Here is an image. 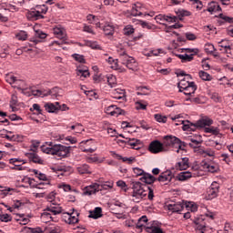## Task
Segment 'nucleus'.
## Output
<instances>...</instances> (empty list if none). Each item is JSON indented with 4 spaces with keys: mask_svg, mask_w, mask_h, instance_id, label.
Wrapping results in <instances>:
<instances>
[{
    "mask_svg": "<svg viewBox=\"0 0 233 233\" xmlns=\"http://www.w3.org/2000/svg\"><path fill=\"white\" fill-rule=\"evenodd\" d=\"M176 57H178L180 59L181 63H190L191 61H194V54H187L185 53L184 55L180 54H174Z\"/></svg>",
    "mask_w": 233,
    "mask_h": 233,
    "instance_id": "23",
    "label": "nucleus"
},
{
    "mask_svg": "<svg viewBox=\"0 0 233 233\" xmlns=\"http://www.w3.org/2000/svg\"><path fill=\"white\" fill-rule=\"evenodd\" d=\"M205 218L207 223H209V225H214V220L216 219V213L207 210L205 213Z\"/></svg>",
    "mask_w": 233,
    "mask_h": 233,
    "instance_id": "33",
    "label": "nucleus"
},
{
    "mask_svg": "<svg viewBox=\"0 0 233 233\" xmlns=\"http://www.w3.org/2000/svg\"><path fill=\"white\" fill-rule=\"evenodd\" d=\"M172 177H174V175H172V171L167 170L159 175L157 177V181L160 183H165V181H172Z\"/></svg>",
    "mask_w": 233,
    "mask_h": 233,
    "instance_id": "21",
    "label": "nucleus"
},
{
    "mask_svg": "<svg viewBox=\"0 0 233 233\" xmlns=\"http://www.w3.org/2000/svg\"><path fill=\"white\" fill-rule=\"evenodd\" d=\"M10 165H25L26 161L21 159V158H11L9 160Z\"/></svg>",
    "mask_w": 233,
    "mask_h": 233,
    "instance_id": "59",
    "label": "nucleus"
},
{
    "mask_svg": "<svg viewBox=\"0 0 233 233\" xmlns=\"http://www.w3.org/2000/svg\"><path fill=\"white\" fill-rule=\"evenodd\" d=\"M99 190H101V187L99 186V184L95 183L93 185L84 187L83 196H92L96 192H99Z\"/></svg>",
    "mask_w": 233,
    "mask_h": 233,
    "instance_id": "13",
    "label": "nucleus"
},
{
    "mask_svg": "<svg viewBox=\"0 0 233 233\" xmlns=\"http://www.w3.org/2000/svg\"><path fill=\"white\" fill-rule=\"evenodd\" d=\"M59 108H61V105L59 102L54 103H46L45 104V109L49 114H56V112H59Z\"/></svg>",
    "mask_w": 233,
    "mask_h": 233,
    "instance_id": "16",
    "label": "nucleus"
},
{
    "mask_svg": "<svg viewBox=\"0 0 233 233\" xmlns=\"http://www.w3.org/2000/svg\"><path fill=\"white\" fill-rule=\"evenodd\" d=\"M53 34L60 39L55 42L56 45H66V31L62 26H56L53 29Z\"/></svg>",
    "mask_w": 233,
    "mask_h": 233,
    "instance_id": "9",
    "label": "nucleus"
},
{
    "mask_svg": "<svg viewBox=\"0 0 233 233\" xmlns=\"http://www.w3.org/2000/svg\"><path fill=\"white\" fill-rule=\"evenodd\" d=\"M31 94L35 96V97H46L48 96L46 89H32Z\"/></svg>",
    "mask_w": 233,
    "mask_h": 233,
    "instance_id": "31",
    "label": "nucleus"
},
{
    "mask_svg": "<svg viewBox=\"0 0 233 233\" xmlns=\"http://www.w3.org/2000/svg\"><path fill=\"white\" fill-rule=\"evenodd\" d=\"M161 54H165V50H163L162 48H158V49H154L150 51L147 54V56L148 57H152V56H155L156 57H157L158 56H161Z\"/></svg>",
    "mask_w": 233,
    "mask_h": 233,
    "instance_id": "50",
    "label": "nucleus"
},
{
    "mask_svg": "<svg viewBox=\"0 0 233 233\" xmlns=\"http://www.w3.org/2000/svg\"><path fill=\"white\" fill-rule=\"evenodd\" d=\"M155 20L157 21V23H159V25H165L161 21H167V15H157L155 16Z\"/></svg>",
    "mask_w": 233,
    "mask_h": 233,
    "instance_id": "60",
    "label": "nucleus"
},
{
    "mask_svg": "<svg viewBox=\"0 0 233 233\" xmlns=\"http://www.w3.org/2000/svg\"><path fill=\"white\" fill-rule=\"evenodd\" d=\"M105 35H114V25L107 24L103 28Z\"/></svg>",
    "mask_w": 233,
    "mask_h": 233,
    "instance_id": "42",
    "label": "nucleus"
},
{
    "mask_svg": "<svg viewBox=\"0 0 233 233\" xmlns=\"http://www.w3.org/2000/svg\"><path fill=\"white\" fill-rule=\"evenodd\" d=\"M226 232H233V222H227L224 226Z\"/></svg>",
    "mask_w": 233,
    "mask_h": 233,
    "instance_id": "64",
    "label": "nucleus"
},
{
    "mask_svg": "<svg viewBox=\"0 0 233 233\" xmlns=\"http://www.w3.org/2000/svg\"><path fill=\"white\" fill-rule=\"evenodd\" d=\"M103 209L101 208H96L94 211H91L89 214V218H92L93 219H99L103 216L102 214Z\"/></svg>",
    "mask_w": 233,
    "mask_h": 233,
    "instance_id": "36",
    "label": "nucleus"
},
{
    "mask_svg": "<svg viewBox=\"0 0 233 233\" xmlns=\"http://www.w3.org/2000/svg\"><path fill=\"white\" fill-rule=\"evenodd\" d=\"M218 192H219V190L218 189V187H214V184H212L207 189L206 199H214L215 198H218Z\"/></svg>",
    "mask_w": 233,
    "mask_h": 233,
    "instance_id": "18",
    "label": "nucleus"
},
{
    "mask_svg": "<svg viewBox=\"0 0 233 233\" xmlns=\"http://www.w3.org/2000/svg\"><path fill=\"white\" fill-rule=\"evenodd\" d=\"M35 36L36 38H31L30 41L32 43H35V45H37V43H41V40L39 39H46V33H44L43 31L41 30H36L35 31Z\"/></svg>",
    "mask_w": 233,
    "mask_h": 233,
    "instance_id": "26",
    "label": "nucleus"
},
{
    "mask_svg": "<svg viewBox=\"0 0 233 233\" xmlns=\"http://www.w3.org/2000/svg\"><path fill=\"white\" fill-rule=\"evenodd\" d=\"M134 27L132 25H127L124 28V35H132V34H134Z\"/></svg>",
    "mask_w": 233,
    "mask_h": 233,
    "instance_id": "62",
    "label": "nucleus"
},
{
    "mask_svg": "<svg viewBox=\"0 0 233 233\" xmlns=\"http://www.w3.org/2000/svg\"><path fill=\"white\" fill-rule=\"evenodd\" d=\"M122 65H125V66H127V68H128L129 70H133V71L137 70V66H138V64L136 61V58H134L130 56H124Z\"/></svg>",
    "mask_w": 233,
    "mask_h": 233,
    "instance_id": "10",
    "label": "nucleus"
},
{
    "mask_svg": "<svg viewBox=\"0 0 233 233\" xmlns=\"http://www.w3.org/2000/svg\"><path fill=\"white\" fill-rule=\"evenodd\" d=\"M48 147L46 146L41 147L42 152L49 154L51 156H58V157H66L70 154V147L63 146L61 144H53L47 142Z\"/></svg>",
    "mask_w": 233,
    "mask_h": 233,
    "instance_id": "2",
    "label": "nucleus"
},
{
    "mask_svg": "<svg viewBox=\"0 0 233 233\" xmlns=\"http://www.w3.org/2000/svg\"><path fill=\"white\" fill-rule=\"evenodd\" d=\"M107 63H109V65H113L111 66V68H115V70H117V68H119V65L117 64V60L113 59L112 56H109L106 59Z\"/></svg>",
    "mask_w": 233,
    "mask_h": 233,
    "instance_id": "55",
    "label": "nucleus"
},
{
    "mask_svg": "<svg viewBox=\"0 0 233 233\" xmlns=\"http://www.w3.org/2000/svg\"><path fill=\"white\" fill-rule=\"evenodd\" d=\"M115 157L116 159L123 160V162L127 163V165H132L133 162L136 161V157H123L119 154H115Z\"/></svg>",
    "mask_w": 233,
    "mask_h": 233,
    "instance_id": "34",
    "label": "nucleus"
},
{
    "mask_svg": "<svg viewBox=\"0 0 233 233\" xmlns=\"http://www.w3.org/2000/svg\"><path fill=\"white\" fill-rule=\"evenodd\" d=\"M46 12H48V6H46V5H38L34 10H31L28 13L27 17H29V19H33V21L45 19V15H43V14H46Z\"/></svg>",
    "mask_w": 233,
    "mask_h": 233,
    "instance_id": "5",
    "label": "nucleus"
},
{
    "mask_svg": "<svg viewBox=\"0 0 233 233\" xmlns=\"http://www.w3.org/2000/svg\"><path fill=\"white\" fill-rule=\"evenodd\" d=\"M76 76H78L79 77L86 78L90 76V72L86 67H84V68L78 67L76 69Z\"/></svg>",
    "mask_w": 233,
    "mask_h": 233,
    "instance_id": "37",
    "label": "nucleus"
},
{
    "mask_svg": "<svg viewBox=\"0 0 233 233\" xmlns=\"http://www.w3.org/2000/svg\"><path fill=\"white\" fill-rule=\"evenodd\" d=\"M178 17L172 15H166V22L167 23H177Z\"/></svg>",
    "mask_w": 233,
    "mask_h": 233,
    "instance_id": "58",
    "label": "nucleus"
},
{
    "mask_svg": "<svg viewBox=\"0 0 233 233\" xmlns=\"http://www.w3.org/2000/svg\"><path fill=\"white\" fill-rule=\"evenodd\" d=\"M116 187L121 188V190H124V192H127L128 190V186H127V183L123 180H118L116 182Z\"/></svg>",
    "mask_w": 233,
    "mask_h": 233,
    "instance_id": "57",
    "label": "nucleus"
},
{
    "mask_svg": "<svg viewBox=\"0 0 233 233\" xmlns=\"http://www.w3.org/2000/svg\"><path fill=\"white\" fill-rule=\"evenodd\" d=\"M86 162L87 163H103V159L97 157V156L87 157H86Z\"/></svg>",
    "mask_w": 233,
    "mask_h": 233,
    "instance_id": "54",
    "label": "nucleus"
},
{
    "mask_svg": "<svg viewBox=\"0 0 233 233\" xmlns=\"http://www.w3.org/2000/svg\"><path fill=\"white\" fill-rule=\"evenodd\" d=\"M5 81L9 85H15V83H17L18 80H17V77L15 76L14 75L8 74L5 76Z\"/></svg>",
    "mask_w": 233,
    "mask_h": 233,
    "instance_id": "48",
    "label": "nucleus"
},
{
    "mask_svg": "<svg viewBox=\"0 0 233 233\" xmlns=\"http://www.w3.org/2000/svg\"><path fill=\"white\" fill-rule=\"evenodd\" d=\"M99 190H101V187L99 186V184L95 183L93 185L84 187L83 196H92L96 192H99Z\"/></svg>",
    "mask_w": 233,
    "mask_h": 233,
    "instance_id": "12",
    "label": "nucleus"
},
{
    "mask_svg": "<svg viewBox=\"0 0 233 233\" xmlns=\"http://www.w3.org/2000/svg\"><path fill=\"white\" fill-rule=\"evenodd\" d=\"M208 96H210V99H213L215 103H219L221 101V96L218 93H208Z\"/></svg>",
    "mask_w": 233,
    "mask_h": 233,
    "instance_id": "56",
    "label": "nucleus"
},
{
    "mask_svg": "<svg viewBox=\"0 0 233 233\" xmlns=\"http://www.w3.org/2000/svg\"><path fill=\"white\" fill-rule=\"evenodd\" d=\"M192 177V173L189 171H184L178 174L177 179L178 181H187V179Z\"/></svg>",
    "mask_w": 233,
    "mask_h": 233,
    "instance_id": "41",
    "label": "nucleus"
},
{
    "mask_svg": "<svg viewBox=\"0 0 233 233\" xmlns=\"http://www.w3.org/2000/svg\"><path fill=\"white\" fill-rule=\"evenodd\" d=\"M186 208H190L191 212H196L198 210V207L194 206V204L190 202H177L171 203L167 205V210L173 213L181 214L182 210Z\"/></svg>",
    "mask_w": 233,
    "mask_h": 233,
    "instance_id": "4",
    "label": "nucleus"
},
{
    "mask_svg": "<svg viewBox=\"0 0 233 233\" xmlns=\"http://www.w3.org/2000/svg\"><path fill=\"white\" fill-rule=\"evenodd\" d=\"M218 46L220 49L224 52V50H227L228 48H229L231 46L230 42H228V40H221L220 42H218Z\"/></svg>",
    "mask_w": 233,
    "mask_h": 233,
    "instance_id": "51",
    "label": "nucleus"
},
{
    "mask_svg": "<svg viewBox=\"0 0 233 233\" xmlns=\"http://www.w3.org/2000/svg\"><path fill=\"white\" fill-rule=\"evenodd\" d=\"M179 51L181 53L186 52V54H187V55L194 54V56H196V54H198V52H199V49H198V48H180Z\"/></svg>",
    "mask_w": 233,
    "mask_h": 233,
    "instance_id": "52",
    "label": "nucleus"
},
{
    "mask_svg": "<svg viewBox=\"0 0 233 233\" xmlns=\"http://www.w3.org/2000/svg\"><path fill=\"white\" fill-rule=\"evenodd\" d=\"M47 96H50L54 98L59 97L61 96V88L54 87L52 89L46 90Z\"/></svg>",
    "mask_w": 233,
    "mask_h": 233,
    "instance_id": "35",
    "label": "nucleus"
},
{
    "mask_svg": "<svg viewBox=\"0 0 233 233\" xmlns=\"http://www.w3.org/2000/svg\"><path fill=\"white\" fill-rule=\"evenodd\" d=\"M147 221H148L147 216H142L141 218H139L137 223V228H141L142 227H145V225H147Z\"/></svg>",
    "mask_w": 233,
    "mask_h": 233,
    "instance_id": "49",
    "label": "nucleus"
},
{
    "mask_svg": "<svg viewBox=\"0 0 233 233\" xmlns=\"http://www.w3.org/2000/svg\"><path fill=\"white\" fill-rule=\"evenodd\" d=\"M155 119H156V121H157V123H166L167 116L157 114V115H155Z\"/></svg>",
    "mask_w": 233,
    "mask_h": 233,
    "instance_id": "61",
    "label": "nucleus"
},
{
    "mask_svg": "<svg viewBox=\"0 0 233 233\" xmlns=\"http://www.w3.org/2000/svg\"><path fill=\"white\" fill-rule=\"evenodd\" d=\"M29 159L30 161H33V163H37L38 165H43L44 163V160L35 153H30Z\"/></svg>",
    "mask_w": 233,
    "mask_h": 233,
    "instance_id": "39",
    "label": "nucleus"
},
{
    "mask_svg": "<svg viewBox=\"0 0 233 233\" xmlns=\"http://www.w3.org/2000/svg\"><path fill=\"white\" fill-rule=\"evenodd\" d=\"M76 170L80 176H83L84 174H92V168H90L88 164H78L76 166Z\"/></svg>",
    "mask_w": 233,
    "mask_h": 233,
    "instance_id": "15",
    "label": "nucleus"
},
{
    "mask_svg": "<svg viewBox=\"0 0 233 233\" xmlns=\"http://www.w3.org/2000/svg\"><path fill=\"white\" fill-rule=\"evenodd\" d=\"M175 167L177 170H187V168L190 167L188 164V157H182V160L177 162Z\"/></svg>",
    "mask_w": 233,
    "mask_h": 233,
    "instance_id": "24",
    "label": "nucleus"
},
{
    "mask_svg": "<svg viewBox=\"0 0 233 233\" xmlns=\"http://www.w3.org/2000/svg\"><path fill=\"white\" fill-rule=\"evenodd\" d=\"M132 188L133 191L131 193L130 199L133 203H141V201L148 195V191L145 189V185L141 182H134Z\"/></svg>",
    "mask_w": 233,
    "mask_h": 233,
    "instance_id": "3",
    "label": "nucleus"
},
{
    "mask_svg": "<svg viewBox=\"0 0 233 233\" xmlns=\"http://www.w3.org/2000/svg\"><path fill=\"white\" fill-rule=\"evenodd\" d=\"M15 37L18 41H26L28 39V34L25 31H20L15 34Z\"/></svg>",
    "mask_w": 233,
    "mask_h": 233,
    "instance_id": "47",
    "label": "nucleus"
},
{
    "mask_svg": "<svg viewBox=\"0 0 233 233\" xmlns=\"http://www.w3.org/2000/svg\"><path fill=\"white\" fill-rule=\"evenodd\" d=\"M206 172H209V174H216L219 170V166L218 164L211 162L210 164L206 163Z\"/></svg>",
    "mask_w": 233,
    "mask_h": 233,
    "instance_id": "29",
    "label": "nucleus"
},
{
    "mask_svg": "<svg viewBox=\"0 0 233 233\" xmlns=\"http://www.w3.org/2000/svg\"><path fill=\"white\" fill-rule=\"evenodd\" d=\"M224 54H226L227 57H229L230 59H233V49L231 46L228 47L226 50L223 51Z\"/></svg>",
    "mask_w": 233,
    "mask_h": 233,
    "instance_id": "63",
    "label": "nucleus"
},
{
    "mask_svg": "<svg viewBox=\"0 0 233 233\" xmlns=\"http://www.w3.org/2000/svg\"><path fill=\"white\" fill-rule=\"evenodd\" d=\"M148 150L151 154H159L165 150V147L159 140H154L149 144Z\"/></svg>",
    "mask_w": 233,
    "mask_h": 233,
    "instance_id": "11",
    "label": "nucleus"
},
{
    "mask_svg": "<svg viewBox=\"0 0 233 233\" xmlns=\"http://www.w3.org/2000/svg\"><path fill=\"white\" fill-rule=\"evenodd\" d=\"M163 147H172L177 148V152L178 154L181 150V147H185V142L174 136H165L163 138Z\"/></svg>",
    "mask_w": 233,
    "mask_h": 233,
    "instance_id": "6",
    "label": "nucleus"
},
{
    "mask_svg": "<svg viewBox=\"0 0 233 233\" xmlns=\"http://www.w3.org/2000/svg\"><path fill=\"white\" fill-rule=\"evenodd\" d=\"M63 219L65 223H67V225H76L79 221V212L73 209L72 213L65 212V209H63Z\"/></svg>",
    "mask_w": 233,
    "mask_h": 233,
    "instance_id": "8",
    "label": "nucleus"
},
{
    "mask_svg": "<svg viewBox=\"0 0 233 233\" xmlns=\"http://www.w3.org/2000/svg\"><path fill=\"white\" fill-rule=\"evenodd\" d=\"M208 12L216 14V12H221V6L218 2H211L208 5Z\"/></svg>",
    "mask_w": 233,
    "mask_h": 233,
    "instance_id": "28",
    "label": "nucleus"
},
{
    "mask_svg": "<svg viewBox=\"0 0 233 233\" xmlns=\"http://www.w3.org/2000/svg\"><path fill=\"white\" fill-rule=\"evenodd\" d=\"M60 214H63V208L59 204L53 203L44 209V212L41 214V221L43 223H50V221L57 223L59 221L57 216Z\"/></svg>",
    "mask_w": 233,
    "mask_h": 233,
    "instance_id": "1",
    "label": "nucleus"
},
{
    "mask_svg": "<svg viewBox=\"0 0 233 233\" xmlns=\"http://www.w3.org/2000/svg\"><path fill=\"white\" fill-rule=\"evenodd\" d=\"M196 90H198V86H196V83L191 82V85L182 89V92H184L185 96H192V94H194Z\"/></svg>",
    "mask_w": 233,
    "mask_h": 233,
    "instance_id": "30",
    "label": "nucleus"
},
{
    "mask_svg": "<svg viewBox=\"0 0 233 233\" xmlns=\"http://www.w3.org/2000/svg\"><path fill=\"white\" fill-rule=\"evenodd\" d=\"M107 112H109L110 116H124L125 110L117 107L116 106L111 105L107 107Z\"/></svg>",
    "mask_w": 233,
    "mask_h": 233,
    "instance_id": "20",
    "label": "nucleus"
},
{
    "mask_svg": "<svg viewBox=\"0 0 233 233\" xmlns=\"http://www.w3.org/2000/svg\"><path fill=\"white\" fill-rule=\"evenodd\" d=\"M191 143H189V147L192 148H196L203 143V140H201V137H198V138H190Z\"/></svg>",
    "mask_w": 233,
    "mask_h": 233,
    "instance_id": "46",
    "label": "nucleus"
},
{
    "mask_svg": "<svg viewBox=\"0 0 233 233\" xmlns=\"http://www.w3.org/2000/svg\"><path fill=\"white\" fill-rule=\"evenodd\" d=\"M205 46L206 54H208V56H213V57H219V54L216 51V47H214V45L207 43Z\"/></svg>",
    "mask_w": 233,
    "mask_h": 233,
    "instance_id": "22",
    "label": "nucleus"
},
{
    "mask_svg": "<svg viewBox=\"0 0 233 233\" xmlns=\"http://www.w3.org/2000/svg\"><path fill=\"white\" fill-rule=\"evenodd\" d=\"M139 25L142 26V28H147V30H156V25H154L152 23L140 20Z\"/></svg>",
    "mask_w": 233,
    "mask_h": 233,
    "instance_id": "45",
    "label": "nucleus"
},
{
    "mask_svg": "<svg viewBox=\"0 0 233 233\" xmlns=\"http://www.w3.org/2000/svg\"><path fill=\"white\" fill-rule=\"evenodd\" d=\"M182 130L187 132H196V130H201L205 127V118L198 119L196 123L190 121H182Z\"/></svg>",
    "mask_w": 233,
    "mask_h": 233,
    "instance_id": "7",
    "label": "nucleus"
},
{
    "mask_svg": "<svg viewBox=\"0 0 233 233\" xmlns=\"http://www.w3.org/2000/svg\"><path fill=\"white\" fill-rule=\"evenodd\" d=\"M177 15H178V19H183V17H188V15H190V11H187L184 9L178 10L177 12Z\"/></svg>",
    "mask_w": 233,
    "mask_h": 233,
    "instance_id": "53",
    "label": "nucleus"
},
{
    "mask_svg": "<svg viewBox=\"0 0 233 233\" xmlns=\"http://www.w3.org/2000/svg\"><path fill=\"white\" fill-rule=\"evenodd\" d=\"M194 223L196 225V230L199 233H205V218L203 216L196 218L194 220Z\"/></svg>",
    "mask_w": 233,
    "mask_h": 233,
    "instance_id": "17",
    "label": "nucleus"
},
{
    "mask_svg": "<svg viewBox=\"0 0 233 233\" xmlns=\"http://www.w3.org/2000/svg\"><path fill=\"white\" fill-rule=\"evenodd\" d=\"M143 4L137 3L133 5L132 10H131V15L134 17H137V15H143Z\"/></svg>",
    "mask_w": 233,
    "mask_h": 233,
    "instance_id": "19",
    "label": "nucleus"
},
{
    "mask_svg": "<svg viewBox=\"0 0 233 233\" xmlns=\"http://www.w3.org/2000/svg\"><path fill=\"white\" fill-rule=\"evenodd\" d=\"M140 181H142V183H146L147 185H152V183L156 181V177L150 173H146L140 177Z\"/></svg>",
    "mask_w": 233,
    "mask_h": 233,
    "instance_id": "25",
    "label": "nucleus"
},
{
    "mask_svg": "<svg viewBox=\"0 0 233 233\" xmlns=\"http://www.w3.org/2000/svg\"><path fill=\"white\" fill-rule=\"evenodd\" d=\"M111 96L114 99H125V89L116 88L111 92Z\"/></svg>",
    "mask_w": 233,
    "mask_h": 233,
    "instance_id": "27",
    "label": "nucleus"
},
{
    "mask_svg": "<svg viewBox=\"0 0 233 233\" xmlns=\"http://www.w3.org/2000/svg\"><path fill=\"white\" fill-rule=\"evenodd\" d=\"M147 232L150 233H165V231H163V229H161V228L157 227V226H149L147 225L146 227Z\"/></svg>",
    "mask_w": 233,
    "mask_h": 233,
    "instance_id": "44",
    "label": "nucleus"
},
{
    "mask_svg": "<svg viewBox=\"0 0 233 233\" xmlns=\"http://www.w3.org/2000/svg\"><path fill=\"white\" fill-rule=\"evenodd\" d=\"M192 82L187 80V79H181L178 83H177V87L179 88V92H183L184 88H187V86H191Z\"/></svg>",
    "mask_w": 233,
    "mask_h": 233,
    "instance_id": "38",
    "label": "nucleus"
},
{
    "mask_svg": "<svg viewBox=\"0 0 233 233\" xmlns=\"http://www.w3.org/2000/svg\"><path fill=\"white\" fill-rule=\"evenodd\" d=\"M107 84L111 88H114L117 85V79L114 75H107L106 76Z\"/></svg>",
    "mask_w": 233,
    "mask_h": 233,
    "instance_id": "40",
    "label": "nucleus"
},
{
    "mask_svg": "<svg viewBox=\"0 0 233 233\" xmlns=\"http://www.w3.org/2000/svg\"><path fill=\"white\" fill-rule=\"evenodd\" d=\"M122 143H126L127 147L133 148L134 150H139L141 148V140H137L136 138H128L127 141L121 140Z\"/></svg>",
    "mask_w": 233,
    "mask_h": 233,
    "instance_id": "14",
    "label": "nucleus"
},
{
    "mask_svg": "<svg viewBox=\"0 0 233 233\" xmlns=\"http://www.w3.org/2000/svg\"><path fill=\"white\" fill-rule=\"evenodd\" d=\"M205 134H211L212 136H219V127L214 126L205 127Z\"/></svg>",
    "mask_w": 233,
    "mask_h": 233,
    "instance_id": "32",
    "label": "nucleus"
},
{
    "mask_svg": "<svg viewBox=\"0 0 233 233\" xmlns=\"http://www.w3.org/2000/svg\"><path fill=\"white\" fill-rule=\"evenodd\" d=\"M100 190H112L114 188V181H106L99 185Z\"/></svg>",
    "mask_w": 233,
    "mask_h": 233,
    "instance_id": "43",
    "label": "nucleus"
}]
</instances>
